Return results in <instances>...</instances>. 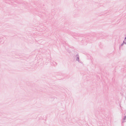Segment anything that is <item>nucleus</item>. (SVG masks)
I'll return each instance as SVG.
<instances>
[{"mask_svg": "<svg viewBox=\"0 0 126 126\" xmlns=\"http://www.w3.org/2000/svg\"><path fill=\"white\" fill-rule=\"evenodd\" d=\"M124 43L125 44H126V37L125 39V40L124 41Z\"/></svg>", "mask_w": 126, "mask_h": 126, "instance_id": "1", "label": "nucleus"}]
</instances>
